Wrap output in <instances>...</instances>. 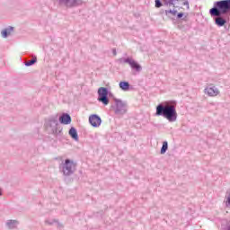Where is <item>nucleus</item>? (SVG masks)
I'll use <instances>...</instances> for the list:
<instances>
[{"instance_id":"obj_1","label":"nucleus","mask_w":230,"mask_h":230,"mask_svg":"<svg viewBox=\"0 0 230 230\" xmlns=\"http://www.w3.org/2000/svg\"><path fill=\"white\" fill-rule=\"evenodd\" d=\"M155 116H162L169 121V123H175L177 121V103L169 105L164 103H159L156 106Z\"/></svg>"},{"instance_id":"obj_2","label":"nucleus","mask_w":230,"mask_h":230,"mask_svg":"<svg viewBox=\"0 0 230 230\" xmlns=\"http://www.w3.org/2000/svg\"><path fill=\"white\" fill-rule=\"evenodd\" d=\"M211 17L218 15H230V0H219L214 2V5L209 9Z\"/></svg>"},{"instance_id":"obj_3","label":"nucleus","mask_w":230,"mask_h":230,"mask_svg":"<svg viewBox=\"0 0 230 230\" xmlns=\"http://www.w3.org/2000/svg\"><path fill=\"white\" fill-rule=\"evenodd\" d=\"M45 127L49 134H52L58 139H60L64 136L62 127L58 126V115L49 117L45 122Z\"/></svg>"},{"instance_id":"obj_4","label":"nucleus","mask_w":230,"mask_h":230,"mask_svg":"<svg viewBox=\"0 0 230 230\" xmlns=\"http://www.w3.org/2000/svg\"><path fill=\"white\" fill-rule=\"evenodd\" d=\"M118 62L119 64H128L131 69L136 71V73H141V71H143V66L130 57L120 58L118 59Z\"/></svg>"},{"instance_id":"obj_5","label":"nucleus","mask_w":230,"mask_h":230,"mask_svg":"<svg viewBox=\"0 0 230 230\" xmlns=\"http://www.w3.org/2000/svg\"><path fill=\"white\" fill-rule=\"evenodd\" d=\"M76 172V164L70 159H66L62 166V172L66 177L73 175Z\"/></svg>"},{"instance_id":"obj_6","label":"nucleus","mask_w":230,"mask_h":230,"mask_svg":"<svg viewBox=\"0 0 230 230\" xmlns=\"http://www.w3.org/2000/svg\"><path fill=\"white\" fill-rule=\"evenodd\" d=\"M98 102H100L102 105H107L111 100H109V96L112 95V93L109 92V88L107 87H100L98 89Z\"/></svg>"},{"instance_id":"obj_7","label":"nucleus","mask_w":230,"mask_h":230,"mask_svg":"<svg viewBox=\"0 0 230 230\" xmlns=\"http://www.w3.org/2000/svg\"><path fill=\"white\" fill-rule=\"evenodd\" d=\"M115 102V114L122 116L127 113V102L121 101V99L113 98Z\"/></svg>"},{"instance_id":"obj_8","label":"nucleus","mask_w":230,"mask_h":230,"mask_svg":"<svg viewBox=\"0 0 230 230\" xmlns=\"http://www.w3.org/2000/svg\"><path fill=\"white\" fill-rule=\"evenodd\" d=\"M60 6H66V8H76L84 4V0H57Z\"/></svg>"},{"instance_id":"obj_9","label":"nucleus","mask_w":230,"mask_h":230,"mask_svg":"<svg viewBox=\"0 0 230 230\" xmlns=\"http://www.w3.org/2000/svg\"><path fill=\"white\" fill-rule=\"evenodd\" d=\"M214 18V22L216 26H218V28H222V26H226L227 22H229L230 15L227 14H222L217 16H212Z\"/></svg>"},{"instance_id":"obj_10","label":"nucleus","mask_w":230,"mask_h":230,"mask_svg":"<svg viewBox=\"0 0 230 230\" xmlns=\"http://www.w3.org/2000/svg\"><path fill=\"white\" fill-rule=\"evenodd\" d=\"M164 6H173V8H179L177 1H181L183 6H187V10H190V2L188 0H162Z\"/></svg>"},{"instance_id":"obj_11","label":"nucleus","mask_w":230,"mask_h":230,"mask_svg":"<svg viewBox=\"0 0 230 230\" xmlns=\"http://www.w3.org/2000/svg\"><path fill=\"white\" fill-rule=\"evenodd\" d=\"M89 123L93 128H98L102 125V118L98 114H92L89 117Z\"/></svg>"},{"instance_id":"obj_12","label":"nucleus","mask_w":230,"mask_h":230,"mask_svg":"<svg viewBox=\"0 0 230 230\" xmlns=\"http://www.w3.org/2000/svg\"><path fill=\"white\" fill-rule=\"evenodd\" d=\"M59 123H61V125H70L71 115H69L68 113H62L59 117Z\"/></svg>"},{"instance_id":"obj_13","label":"nucleus","mask_w":230,"mask_h":230,"mask_svg":"<svg viewBox=\"0 0 230 230\" xmlns=\"http://www.w3.org/2000/svg\"><path fill=\"white\" fill-rule=\"evenodd\" d=\"M205 94H208V96H218V94H220V92L218 91V88L215 86L207 87L205 88Z\"/></svg>"},{"instance_id":"obj_14","label":"nucleus","mask_w":230,"mask_h":230,"mask_svg":"<svg viewBox=\"0 0 230 230\" xmlns=\"http://www.w3.org/2000/svg\"><path fill=\"white\" fill-rule=\"evenodd\" d=\"M18 226H19V221L17 220L10 219V220H7L6 222V226L8 227V229H17Z\"/></svg>"},{"instance_id":"obj_15","label":"nucleus","mask_w":230,"mask_h":230,"mask_svg":"<svg viewBox=\"0 0 230 230\" xmlns=\"http://www.w3.org/2000/svg\"><path fill=\"white\" fill-rule=\"evenodd\" d=\"M68 134L70 136V137H72V139H74V141H78V131H76V129L75 128V127L70 128Z\"/></svg>"},{"instance_id":"obj_16","label":"nucleus","mask_w":230,"mask_h":230,"mask_svg":"<svg viewBox=\"0 0 230 230\" xmlns=\"http://www.w3.org/2000/svg\"><path fill=\"white\" fill-rule=\"evenodd\" d=\"M12 31H13V27L9 26L1 31V35L4 39H6L8 35H11Z\"/></svg>"},{"instance_id":"obj_17","label":"nucleus","mask_w":230,"mask_h":230,"mask_svg":"<svg viewBox=\"0 0 230 230\" xmlns=\"http://www.w3.org/2000/svg\"><path fill=\"white\" fill-rule=\"evenodd\" d=\"M119 87L121 91H128L130 89V84L127 81H120Z\"/></svg>"},{"instance_id":"obj_18","label":"nucleus","mask_w":230,"mask_h":230,"mask_svg":"<svg viewBox=\"0 0 230 230\" xmlns=\"http://www.w3.org/2000/svg\"><path fill=\"white\" fill-rule=\"evenodd\" d=\"M167 151H168V141H164L160 150V154L162 155H164V154H166Z\"/></svg>"},{"instance_id":"obj_19","label":"nucleus","mask_w":230,"mask_h":230,"mask_svg":"<svg viewBox=\"0 0 230 230\" xmlns=\"http://www.w3.org/2000/svg\"><path fill=\"white\" fill-rule=\"evenodd\" d=\"M177 19H181V21H184L185 22H188V13H177Z\"/></svg>"},{"instance_id":"obj_20","label":"nucleus","mask_w":230,"mask_h":230,"mask_svg":"<svg viewBox=\"0 0 230 230\" xmlns=\"http://www.w3.org/2000/svg\"><path fill=\"white\" fill-rule=\"evenodd\" d=\"M37 64V58L34 56L31 60L25 62L26 67H30L31 66H33Z\"/></svg>"},{"instance_id":"obj_21","label":"nucleus","mask_w":230,"mask_h":230,"mask_svg":"<svg viewBox=\"0 0 230 230\" xmlns=\"http://www.w3.org/2000/svg\"><path fill=\"white\" fill-rule=\"evenodd\" d=\"M165 15H167V17H170V15H177V10L173 9H170V10H165Z\"/></svg>"},{"instance_id":"obj_22","label":"nucleus","mask_w":230,"mask_h":230,"mask_svg":"<svg viewBox=\"0 0 230 230\" xmlns=\"http://www.w3.org/2000/svg\"><path fill=\"white\" fill-rule=\"evenodd\" d=\"M155 8H161L163 6V2L161 0H155Z\"/></svg>"},{"instance_id":"obj_23","label":"nucleus","mask_w":230,"mask_h":230,"mask_svg":"<svg viewBox=\"0 0 230 230\" xmlns=\"http://www.w3.org/2000/svg\"><path fill=\"white\" fill-rule=\"evenodd\" d=\"M113 56L116 57L118 55V52L116 51V49H112Z\"/></svg>"},{"instance_id":"obj_24","label":"nucleus","mask_w":230,"mask_h":230,"mask_svg":"<svg viewBox=\"0 0 230 230\" xmlns=\"http://www.w3.org/2000/svg\"><path fill=\"white\" fill-rule=\"evenodd\" d=\"M45 222H46V224H49V226H53V222H49L48 220H46Z\"/></svg>"},{"instance_id":"obj_25","label":"nucleus","mask_w":230,"mask_h":230,"mask_svg":"<svg viewBox=\"0 0 230 230\" xmlns=\"http://www.w3.org/2000/svg\"><path fill=\"white\" fill-rule=\"evenodd\" d=\"M176 3L178 4V6H179V4H182V1H176Z\"/></svg>"},{"instance_id":"obj_26","label":"nucleus","mask_w":230,"mask_h":230,"mask_svg":"<svg viewBox=\"0 0 230 230\" xmlns=\"http://www.w3.org/2000/svg\"><path fill=\"white\" fill-rule=\"evenodd\" d=\"M226 230H230V221H229V224L227 225V227Z\"/></svg>"},{"instance_id":"obj_27","label":"nucleus","mask_w":230,"mask_h":230,"mask_svg":"<svg viewBox=\"0 0 230 230\" xmlns=\"http://www.w3.org/2000/svg\"><path fill=\"white\" fill-rule=\"evenodd\" d=\"M3 195V190L0 189V197Z\"/></svg>"}]
</instances>
